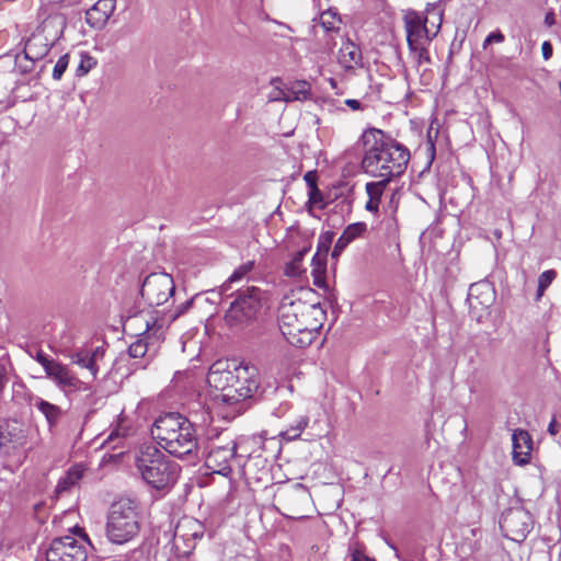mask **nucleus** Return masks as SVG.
Here are the masks:
<instances>
[{"instance_id":"nucleus-51","label":"nucleus","mask_w":561,"mask_h":561,"mask_svg":"<svg viewBox=\"0 0 561 561\" xmlns=\"http://www.w3.org/2000/svg\"><path fill=\"white\" fill-rule=\"evenodd\" d=\"M490 44H492V41H491V39H489V36H486V37H485V39L483 41L482 47H483V48H486V47H488V45H490Z\"/></svg>"},{"instance_id":"nucleus-9","label":"nucleus","mask_w":561,"mask_h":561,"mask_svg":"<svg viewBox=\"0 0 561 561\" xmlns=\"http://www.w3.org/2000/svg\"><path fill=\"white\" fill-rule=\"evenodd\" d=\"M236 360L216 362L209 368L207 382L215 390L214 400L218 404L234 405L226 398V394H232L229 390L233 389V368Z\"/></svg>"},{"instance_id":"nucleus-34","label":"nucleus","mask_w":561,"mask_h":561,"mask_svg":"<svg viewBox=\"0 0 561 561\" xmlns=\"http://www.w3.org/2000/svg\"><path fill=\"white\" fill-rule=\"evenodd\" d=\"M350 561H376L366 554L365 548L358 542L352 543L348 548Z\"/></svg>"},{"instance_id":"nucleus-19","label":"nucleus","mask_w":561,"mask_h":561,"mask_svg":"<svg viewBox=\"0 0 561 561\" xmlns=\"http://www.w3.org/2000/svg\"><path fill=\"white\" fill-rule=\"evenodd\" d=\"M513 461L517 466H525L530 461L533 450V439L530 434L522 428H517L512 435Z\"/></svg>"},{"instance_id":"nucleus-49","label":"nucleus","mask_w":561,"mask_h":561,"mask_svg":"<svg viewBox=\"0 0 561 561\" xmlns=\"http://www.w3.org/2000/svg\"><path fill=\"white\" fill-rule=\"evenodd\" d=\"M345 104L352 108L353 111L362 110V104L358 100L355 99H347L345 100Z\"/></svg>"},{"instance_id":"nucleus-45","label":"nucleus","mask_w":561,"mask_h":561,"mask_svg":"<svg viewBox=\"0 0 561 561\" xmlns=\"http://www.w3.org/2000/svg\"><path fill=\"white\" fill-rule=\"evenodd\" d=\"M542 57L548 60L552 56V45L549 42H543L541 46Z\"/></svg>"},{"instance_id":"nucleus-52","label":"nucleus","mask_w":561,"mask_h":561,"mask_svg":"<svg viewBox=\"0 0 561 561\" xmlns=\"http://www.w3.org/2000/svg\"><path fill=\"white\" fill-rule=\"evenodd\" d=\"M141 319H142V316L140 314V316L135 317L133 320L134 321H138V320H141Z\"/></svg>"},{"instance_id":"nucleus-27","label":"nucleus","mask_w":561,"mask_h":561,"mask_svg":"<svg viewBox=\"0 0 561 561\" xmlns=\"http://www.w3.org/2000/svg\"><path fill=\"white\" fill-rule=\"evenodd\" d=\"M255 261H248L237 267L230 277L222 284L221 294L227 293L230 289V285L236 282H240L248 277V275L254 270Z\"/></svg>"},{"instance_id":"nucleus-35","label":"nucleus","mask_w":561,"mask_h":561,"mask_svg":"<svg viewBox=\"0 0 561 561\" xmlns=\"http://www.w3.org/2000/svg\"><path fill=\"white\" fill-rule=\"evenodd\" d=\"M148 348L149 343L144 339H138L137 341L130 344L128 353L134 358H141L147 354Z\"/></svg>"},{"instance_id":"nucleus-16","label":"nucleus","mask_w":561,"mask_h":561,"mask_svg":"<svg viewBox=\"0 0 561 561\" xmlns=\"http://www.w3.org/2000/svg\"><path fill=\"white\" fill-rule=\"evenodd\" d=\"M237 444L227 440L225 444H213L206 456V467L214 473L227 477L231 473V462L234 459Z\"/></svg>"},{"instance_id":"nucleus-12","label":"nucleus","mask_w":561,"mask_h":561,"mask_svg":"<svg viewBox=\"0 0 561 561\" xmlns=\"http://www.w3.org/2000/svg\"><path fill=\"white\" fill-rule=\"evenodd\" d=\"M38 20L41 23L37 32L51 43L61 37L67 25L66 15L61 12L59 2L43 4L38 12Z\"/></svg>"},{"instance_id":"nucleus-28","label":"nucleus","mask_w":561,"mask_h":561,"mask_svg":"<svg viewBox=\"0 0 561 561\" xmlns=\"http://www.w3.org/2000/svg\"><path fill=\"white\" fill-rule=\"evenodd\" d=\"M308 252V249H302L298 251L290 262H288L285 266V274L290 277H299L302 273L301 263L304 260V256Z\"/></svg>"},{"instance_id":"nucleus-7","label":"nucleus","mask_w":561,"mask_h":561,"mask_svg":"<svg viewBox=\"0 0 561 561\" xmlns=\"http://www.w3.org/2000/svg\"><path fill=\"white\" fill-rule=\"evenodd\" d=\"M442 12L435 9L423 15L416 11H408L403 16L408 45L431 43L442 25Z\"/></svg>"},{"instance_id":"nucleus-11","label":"nucleus","mask_w":561,"mask_h":561,"mask_svg":"<svg viewBox=\"0 0 561 561\" xmlns=\"http://www.w3.org/2000/svg\"><path fill=\"white\" fill-rule=\"evenodd\" d=\"M500 526L507 538L520 542L533 528V517L523 507H511L502 514Z\"/></svg>"},{"instance_id":"nucleus-14","label":"nucleus","mask_w":561,"mask_h":561,"mask_svg":"<svg viewBox=\"0 0 561 561\" xmlns=\"http://www.w3.org/2000/svg\"><path fill=\"white\" fill-rule=\"evenodd\" d=\"M46 376L66 394L91 390L88 382L81 380L68 365L58 360L49 368Z\"/></svg>"},{"instance_id":"nucleus-10","label":"nucleus","mask_w":561,"mask_h":561,"mask_svg":"<svg viewBox=\"0 0 561 561\" xmlns=\"http://www.w3.org/2000/svg\"><path fill=\"white\" fill-rule=\"evenodd\" d=\"M175 289L171 275L167 273H151L141 286V297L149 306H161L167 302Z\"/></svg>"},{"instance_id":"nucleus-48","label":"nucleus","mask_w":561,"mask_h":561,"mask_svg":"<svg viewBox=\"0 0 561 561\" xmlns=\"http://www.w3.org/2000/svg\"><path fill=\"white\" fill-rule=\"evenodd\" d=\"M559 424L557 423L556 417H552L551 422L548 425V433L551 436H556L559 433Z\"/></svg>"},{"instance_id":"nucleus-42","label":"nucleus","mask_w":561,"mask_h":561,"mask_svg":"<svg viewBox=\"0 0 561 561\" xmlns=\"http://www.w3.org/2000/svg\"><path fill=\"white\" fill-rule=\"evenodd\" d=\"M350 243L351 242H348V240L344 239V237L341 234V237L335 242L332 255L333 256L340 255Z\"/></svg>"},{"instance_id":"nucleus-20","label":"nucleus","mask_w":561,"mask_h":561,"mask_svg":"<svg viewBox=\"0 0 561 561\" xmlns=\"http://www.w3.org/2000/svg\"><path fill=\"white\" fill-rule=\"evenodd\" d=\"M116 0H99L87 12L85 21L93 27L106 24L115 10Z\"/></svg>"},{"instance_id":"nucleus-40","label":"nucleus","mask_w":561,"mask_h":561,"mask_svg":"<svg viewBox=\"0 0 561 561\" xmlns=\"http://www.w3.org/2000/svg\"><path fill=\"white\" fill-rule=\"evenodd\" d=\"M35 359L37 363H39L42 365V367L44 368L45 370V374L49 370V368L57 362L56 359L54 358H50L48 357L46 354H44L43 352H38L35 356Z\"/></svg>"},{"instance_id":"nucleus-37","label":"nucleus","mask_w":561,"mask_h":561,"mask_svg":"<svg viewBox=\"0 0 561 561\" xmlns=\"http://www.w3.org/2000/svg\"><path fill=\"white\" fill-rule=\"evenodd\" d=\"M312 274L314 275V284L317 286H322L323 279L321 278V274L324 272L325 265L321 262V259L318 254H316L312 259Z\"/></svg>"},{"instance_id":"nucleus-18","label":"nucleus","mask_w":561,"mask_h":561,"mask_svg":"<svg viewBox=\"0 0 561 561\" xmlns=\"http://www.w3.org/2000/svg\"><path fill=\"white\" fill-rule=\"evenodd\" d=\"M103 357L104 348L101 346L94 348H77L69 355L70 362L80 368L88 369L93 379L96 378L100 371L99 360H101Z\"/></svg>"},{"instance_id":"nucleus-2","label":"nucleus","mask_w":561,"mask_h":561,"mask_svg":"<svg viewBox=\"0 0 561 561\" xmlns=\"http://www.w3.org/2000/svg\"><path fill=\"white\" fill-rule=\"evenodd\" d=\"M364 171L375 178L391 181L400 176L410 159L409 150L381 129L368 128L362 135Z\"/></svg>"},{"instance_id":"nucleus-24","label":"nucleus","mask_w":561,"mask_h":561,"mask_svg":"<svg viewBox=\"0 0 561 561\" xmlns=\"http://www.w3.org/2000/svg\"><path fill=\"white\" fill-rule=\"evenodd\" d=\"M34 407L45 416L49 427L56 426L64 414L60 407L42 398L34 400Z\"/></svg>"},{"instance_id":"nucleus-13","label":"nucleus","mask_w":561,"mask_h":561,"mask_svg":"<svg viewBox=\"0 0 561 561\" xmlns=\"http://www.w3.org/2000/svg\"><path fill=\"white\" fill-rule=\"evenodd\" d=\"M84 543L72 536L55 538L46 550V561H87Z\"/></svg>"},{"instance_id":"nucleus-32","label":"nucleus","mask_w":561,"mask_h":561,"mask_svg":"<svg viewBox=\"0 0 561 561\" xmlns=\"http://www.w3.org/2000/svg\"><path fill=\"white\" fill-rule=\"evenodd\" d=\"M428 45L430 43H416L413 45H408L410 51L414 54L416 64L419 66H421L424 62H431V57L427 49Z\"/></svg>"},{"instance_id":"nucleus-36","label":"nucleus","mask_w":561,"mask_h":561,"mask_svg":"<svg viewBox=\"0 0 561 561\" xmlns=\"http://www.w3.org/2000/svg\"><path fill=\"white\" fill-rule=\"evenodd\" d=\"M308 204L311 207H317L319 209H323L325 204L323 202V195L318 187H314L311 191H308Z\"/></svg>"},{"instance_id":"nucleus-50","label":"nucleus","mask_w":561,"mask_h":561,"mask_svg":"<svg viewBox=\"0 0 561 561\" xmlns=\"http://www.w3.org/2000/svg\"><path fill=\"white\" fill-rule=\"evenodd\" d=\"M554 16L552 13H548L545 18V23L548 25V26H552L554 24Z\"/></svg>"},{"instance_id":"nucleus-31","label":"nucleus","mask_w":561,"mask_h":561,"mask_svg":"<svg viewBox=\"0 0 561 561\" xmlns=\"http://www.w3.org/2000/svg\"><path fill=\"white\" fill-rule=\"evenodd\" d=\"M557 278V272L554 270H548L542 272L538 277V287L536 293V300L539 301L545 295L546 289Z\"/></svg>"},{"instance_id":"nucleus-5","label":"nucleus","mask_w":561,"mask_h":561,"mask_svg":"<svg viewBox=\"0 0 561 561\" xmlns=\"http://www.w3.org/2000/svg\"><path fill=\"white\" fill-rule=\"evenodd\" d=\"M139 531V517L135 502L121 500L112 504L107 516L106 535L114 543H125Z\"/></svg>"},{"instance_id":"nucleus-1","label":"nucleus","mask_w":561,"mask_h":561,"mask_svg":"<svg viewBox=\"0 0 561 561\" xmlns=\"http://www.w3.org/2000/svg\"><path fill=\"white\" fill-rule=\"evenodd\" d=\"M325 311L309 288L298 287L286 294L278 307V327L287 342L297 347L310 345L325 320Z\"/></svg>"},{"instance_id":"nucleus-4","label":"nucleus","mask_w":561,"mask_h":561,"mask_svg":"<svg viewBox=\"0 0 561 561\" xmlns=\"http://www.w3.org/2000/svg\"><path fill=\"white\" fill-rule=\"evenodd\" d=\"M135 463L144 481L154 489L169 488L178 480L179 465L154 445L140 446L135 454Z\"/></svg>"},{"instance_id":"nucleus-6","label":"nucleus","mask_w":561,"mask_h":561,"mask_svg":"<svg viewBox=\"0 0 561 561\" xmlns=\"http://www.w3.org/2000/svg\"><path fill=\"white\" fill-rule=\"evenodd\" d=\"M264 291L256 286H249L237 291L234 300L225 314L230 327H239L254 320L262 308Z\"/></svg>"},{"instance_id":"nucleus-23","label":"nucleus","mask_w":561,"mask_h":561,"mask_svg":"<svg viewBox=\"0 0 561 561\" xmlns=\"http://www.w3.org/2000/svg\"><path fill=\"white\" fill-rule=\"evenodd\" d=\"M389 182L388 180L380 179L379 181L366 184V193L368 195V201L365 205L366 210L374 214L378 213L381 196Z\"/></svg>"},{"instance_id":"nucleus-53","label":"nucleus","mask_w":561,"mask_h":561,"mask_svg":"<svg viewBox=\"0 0 561 561\" xmlns=\"http://www.w3.org/2000/svg\"><path fill=\"white\" fill-rule=\"evenodd\" d=\"M28 70H31V67H28V66H25L23 69V71H28Z\"/></svg>"},{"instance_id":"nucleus-44","label":"nucleus","mask_w":561,"mask_h":561,"mask_svg":"<svg viewBox=\"0 0 561 561\" xmlns=\"http://www.w3.org/2000/svg\"><path fill=\"white\" fill-rule=\"evenodd\" d=\"M9 378H8V369L5 365L0 363V394L3 393L7 385H8Z\"/></svg>"},{"instance_id":"nucleus-47","label":"nucleus","mask_w":561,"mask_h":561,"mask_svg":"<svg viewBox=\"0 0 561 561\" xmlns=\"http://www.w3.org/2000/svg\"><path fill=\"white\" fill-rule=\"evenodd\" d=\"M193 304V299L186 300L184 304L178 307L174 318L183 314Z\"/></svg>"},{"instance_id":"nucleus-17","label":"nucleus","mask_w":561,"mask_h":561,"mask_svg":"<svg viewBox=\"0 0 561 561\" xmlns=\"http://www.w3.org/2000/svg\"><path fill=\"white\" fill-rule=\"evenodd\" d=\"M467 301L472 316L480 320L494 304L495 290L489 282L472 284Z\"/></svg>"},{"instance_id":"nucleus-33","label":"nucleus","mask_w":561,"mask_h":561,"mask_svg":"<svg viewBox=\"0 0 561 561\" xmlns=\"http://www.w3.org/2000/svg\"><path fill=\"white\" fill-rule=\"evenodd\" d=\"M366 224L364 222L351 224L344 229L342 236L344 239L348 240V242H352L356 238L360 237L366 231Z\"/></svg>"},{"instance_id":"nucleus-15","label":"nucleus","mask_w":561,"mask_h":561,"mask_svg":"<svg viewBox=\"0 0 561 561\" xmlns=\"http://www.w3.org/2000/svg\"><path fill=\"white\" fill-rule=\"evenodd\" d=\"M308 501L309 494L300 483L284 488L277 494V502L283 510V515L288 518H301L302 506Z\"/></svg>"},{"instance_id":"nucleus-3","label":"nucleus","mask_w":561,"mask_h":561,"mask_svg":"<svg viewBox=\"0 0 561 561\" xmlns=\"http://www.w3.org/2000/svg\"><path fill=\"white\" fill-rule=\"evenodd\" d=\"M151 435L161 448L174 457L197 455L196 430L193 423L180 413L160 415L151 427Z\"/></svg>"},{"instance_id":"nucleus-41","label":"nucleus","mask_w":561,"mask_h":561,"mask_svg":"<svg viewBox=\"0 0 561 561\" xmlns=\"http://www.w3.org/2000/svg\"><path fill=\"white\" fill-rule=\"evenodd\" d=\"M304 180H305V182H306V184L308 186V191H311L314 187H318L317 186L318 176H317V172L316 171H308L304 175Z\"/></svg>"},{"instance_id":"nucleus-30","label":"nucleus","mask_w":561,"mask_h":561,"mask_svg":"<svg viewBox=\"0 0 561 561\" xmlns=\"http://www.w3.org/2000/svg\"><path fill=\"white\" fill-rule=\"evenodd\" d=\"M309 417L307 415H300L295 420L289 427L283 433L288 439H295L300 436L302 431L308 426Z\"/></svg>"},{"instance_id":"nucleus-26","label":"nucleus","mask_w":561,"mask_h":561,"mask_svg":"<svg viewBox=\"0 0 561 561\" xmlns=\"http://www.w3.org/2000/svg\"><path fill=\"white\" fill-rule=\"evenodd\" d=\"M286 102L306 101L311 98V85L307 81H296L286 88Z\"/></svg>"},{"instance_id":"nucleus-8","label":"nucleus","mask_w":561,"mask_h":561,"mask_svg":"<svg viewBox=\"0 0 561 561\" xmlns=\"http://www.w3.org/2000/svg\"><path fill=\"white\" fill-rule=\"evenodd\" d=\"M259 370L254 365L238 363L233 368V389L229 390L232 394H226L230 403H238L251 398L259 389Z\"/></svg>"},{"instance_id":"nucleus-29","label":"nucleus","mask_w":561,"mask_h":561,"mask_svg":"<svg viewBox=\"0 0 561 561\" xmlns=\"http://www.w3.org/2000/svg\"><path fill=\"white\" fill-rule=\"evenodd\" d=\"M320 24L327 32L337 31L340 28L341 19L334 10L329 9L321 13Z\"/></svg>"},{"instance_id":"nucleus-25","label":"nucleus","mask_w":561,"mask_h":561,"mask_svg":"<svg viewBox=\"0 0 561 561\" xmlns=\"http://www.w3.org/2000/svg\"><path fill=\"white\" fill-rule=\"evenodd\" d=\"M84 466L83 465H75L72 466L62 477L56 486L57 493H62L69 491L72 486H75L83 477Z\"/></svg>"},{"instance_id":"nucleus-39","label":"nucleus","mask_w":561,"mask_h":561,"mask_svg":"<svg viewBox=\"0 0 561 561\" xmlns=\"http://www.w3.org/2000/svg\"><path fill=\"white\" fill-rule=\"evenodd\" d=\"M145 333H148V336L156 335L162 329V323L159 319L150 317V319H145Z\"/></svg>"},{"instance_id":"nucleus-43","label":"nucleus","mask_w":561,"mask_h":561,"mask_svg":"<svg viewBox=\"0 0 561 561\" xmlns=\"http://www.w3.org/2000/svg\"><path fill=\"white\" fill-rule=\"evenodd\" d=\"M286 98H287L286 89H280V88H277V87L270 94V100L271 101H284V102H286Z\"/></svg>"},{"instance_id":"nucleus-22","label":"nucleus","mask_w":561,"mask_h":561,"mask_svg":"<svg viewBox=\"0 0 561 561\" xmlns=\"http://www.w3.org/2000/svg\"><path fill=\"white\" fill-rule=\"evenodd\" d=\"M339 64L346 70L355 69L362 66L360 48L353 42L346 41L339 49Z\"/></svg>"},{"instance_id":"nucleus-21","label":"nucleus","mask_w":561,"mask_h":561,"mask_svg":"<svg viewBox=\"0 0 561 561\" xmlns=\"http://www.w3.org/2000/svg\"><path fill=\"white\" fill-rule=\"evenodd\" d=\"M50 44L53 43L41 33L32 34L23 49L24 58L33 65L35 60L42 59L48 53Z\"/></svg>"},{"instance_id":"nucleus-46","label":"nucleus","mask_w":561,"mask_h":561,"mask_svg":"<svg viewBox=\"0 0 561 561\" xmlns=\"http://www.w3.org/2000/svg\"><path fill=\"white\" fill-rule=\"evenodd\" d=\"M488 36L492 43H503L505 41V36L501 31L492 32Z\"/></svg>"},{"instance_id":"nucleus-38","label":"nucleus","mask_w":561,"mask_h":561,"mask_svg":"<svg viewBox=\"0 0 561 561\" xmlns=\"http://www.w3.org/2000/svg\"><path fill=\"white\" fill-rule=\"evenodd\" d=\"M69 64V55H62L56 62L54 69H53V78L55 80H60L62 75L65 73L67 67Z\"/></svg>"}]
</instances>
